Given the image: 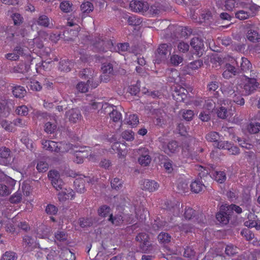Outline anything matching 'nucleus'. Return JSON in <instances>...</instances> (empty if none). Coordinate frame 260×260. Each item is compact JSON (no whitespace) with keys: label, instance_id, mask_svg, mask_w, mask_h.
Instances as JSON below:
<instances>
[{"label":"nucleus","instance_id":"39","mask_svg":"<svg viewBox=\"0 0 260 260\" xmlns=\"http://www.w3.org/2000/svg\"><path fill=\"white\" fill-rule=\"evenodd\" d=\"M98 214L100 216L105 217L110 214V208L107 205L101 206L98 210Z\"/></svg>","mask_w":260,"mask_h":260},{"label":"nucleus","instance_id":"61","mask_svg":"<svg viewBox=\"0 0 260 260\" xmlns=\"http://www.w3.org/2000/svg\"><path fill=\"white\" fill-rule=\"evenodd\" d=\"M201 17V18L204 20L205 22L206 21L211 22L212 20H213L212 14L211 12L209 10L202 13Z\"/></svg>","mask_w":260,"mask_h":260},{"label":"nucleus","instance_id":"59","mask_svg":"<svg viewBox=\"0 0 260 260\" xmlns=\"http://www.w3.org/2000/svg\"><path fill=\"white\" fill-rule=\"evenodd\" d=\"M134 133L131 131H125L122 133V138L126 141H133L134 139Z\"/></svg>","mask_w":260,"mask_h":260},{"label":"nucleus","instance_id":"36","mask_svg":"<svg viewBox=\"0 0 260 260\" xmlns=\"http://www.w3.org/2000/svg\"><path fill=\"white\" fill-rule=\"evenodd\" d=\"M91 70L89 69H84L79 72V76L84 79H88L87 83L90 84V76H91Z\"/></svg>","mask_w":260,"mask_h":260},{"label":"nucleus","instance_id":"33","mask_svg":"<svg viewBox=\"0 0 260 260\" xmlns=\"http://www.w3.org/2000/svg\"><path fill=\"white\" fill-rule=\"evenodd\" d=\"M37 23L40 26L48 27L50 24V19L46 15H42L38 18Z\"/></svg>","mask_w":260,"mask_h":260},{"label":"nucleus","instance_id":"16","mask_svg":"<svg viewBox=\"0 0 260 260\" xmlns=\"http://www.w3.org/2000/svg\"><path fill=\"white\" fill-rule=\"evenodd\" d=\"M159 187L158 183L154 180H145L143 183L142 189L152 192L156 190Z\"/></svg>","mask_w":260,"mask_h":260},{"label":"nucleus","instance_id":"22","mask_svg":"<svg viewBox=\"0 0 260 260\" xmlns=\"http://www.w3.org/2000/svg\"><path fill=\"white\" fill-rule=\"evenodd\" d=\"M111 149L118 153L119 157L124 156L126 154L125 152V146L124 144H121L119 142H114L111 146Z\"/></svg>","mask_w":260,"mask_h":260},{"label":"nucleus","instance_id":"21","mask_svg":"<svg viewBox=\"0 0 260 260\" xmlns=\"http://www.w3.org/2000/svg\"><path fill=\"white\" fill-rule=\"evenodd\" d=\"M61 190V191L58 194L59 200H66L69 199L70 197H71V199H72L74 197L75 193L73 189L70 188L67 189L63 187V189Z\"/></svg>","mask_w":260,"mask_h":260},{"label":"nucleus","instance_id":"58","mask_svg":"<svg viewBox=\"0 0 260 260\" xmlns=\"http://www.w3.org/2000/svg\"><path fill=\"white\" fill-rule=\"evenodd\" d=\"M194 112L191 110H184L182 112V117L186 121H189L192 119Z\"/></svg>","mask_w":260,"mask_h":260},{"label":"nucleus","instance_id":"51","mask_svg":"<svg viewBox=\"0 0 260 260\" xmlns=\"http://www.w3.org/2000/svg\"><path fill=\"white\" fill-rule=\"evenodd\" d=\"M126 123L132 126H134L139 123V119L136 115L133 114L129 116L128 118L125 119Z\"/></svg>","mask_w":260,"mask_h":260},{"label":"nucleus","instance_id":"32","mask_svg":"<svg viewBox=\"0 0 260 260\" xmlns=\"http://www.w3.org/2000/svg\"><path fill=\"white\" fill-rule=\"evenodd\" d=\"M222 92L228 96L233 97L235 94V90L233 84H229L222 87Z\"/></svg>","mask_w":260,"mask_h":260},{"label":"nucleus","instance_id":"18","mask_svg":"<svg viewBox=\"0 0 260 260\" xmlns=\"http://www.w3.org/2000/svg\"><path fill=\"white\" fill-rule=\"evenodd\" d=\"M73 62L69 59H62L59 62L58 69L61 72H69L73 67Z\"/></svg>","mask_w":260,"mask_h":260},{"label":"nucleus","instance_id":"8","mask_svg":"<svg viewBox=\"0 0 260 260\" xmlns=\"http://www.w3.org/2000/svg\"><path fill=\"white\" fill-rule=\"evenodd\" d=\"M198 212L193 209L188 207L185 208V212L184 213V216L186 219L190 220L195 218L197 222L200 224H205L206 222V219L203 214H200L198 215V217H196Z\"/></svg>","mask_w":260,"mask_h":260},{"label":"nucleus","instance_id":"57","mask_svg":"<svg viewBox=\"0 0 260 260\" xmlns=\"http://www.w3.org/2000/svg\"><path fill=\"white\" fill-rule=\"evenodd\" d=\"M1 126L4 128L6 131L12 132L13 131L14 127L12 123H9L6 120H2L0 121Z\"/></svg>","mask_w":260,"mask_h":260},{"label":"nucleus","instance_id":"5","mask_svg":"<svg viewBox=\"0 0 260 260\" xmlns=\"http://www.w3.org/2000/svg\"><path fill=\"white\" fill-rule=\"evenodd\" d=\"M140 243L139 248L142 252L147 253L150 249L152 244L149 240V237L145 233H140L135 238Z\"/></svg>","mask_w":260,"mask_h":260},{"label":"nucleus","instance_id":"17","mask_svg":"<svg viewBox=\"0 0 260 260\" xmlns=\"http://www.w3.org/2000/svg\"><path fill=\"white\" fill-rule=\"evenodd\" d=\"M11 151L6 147L0 148V157L3 159V162L5 164H9L11 162V157L10 156Z\"/></svg>","mask_w":260,"mask_h":260},{"label":"nucleus","instance_id":"2","mask_svg":"<svg viewBox=\"0 0 260 260\" xmlns=\"http://www.w3.org/2000/svg\"><path fill=\"white\" fill-rule=\"evenodd\" d=\"M172 46L170 44H161L154 52L153 62L155 64H160L165 62L171 55Z\"/></svg>","mask_w":260,"mask_h":260},{"label":"nucleus","instance_id":"63","mask_svg":"<svg viewBox=\"0 0 260 260\" xmlns=\"http://www.w3.org/2000/svg\"><path fill=\"white\" fill-rule=\"evenodd\" d=\"M199 117L202 121H208L211 118L210 112L203 111L200 113Z\"/></svg>","mask_w":260,"mask_h":260},{"label":"nucleus","instance_id":"44","mask_svg":"<svg viewBox=\"0 0 260 260\" xmlns=\"http://www.w3.org/2000/svg\"><path fill=\"white\" fill-rule=\"evenodd\" d=\"M72 4H71L69 1H63L60 4V9L64 13H68L71 11Z\"/></svg>","mask_w":260,"mask_h":260},{"label":"nucleus","instance_id":"42","mask_svg":"<svg viewBox=\"0 0 260 260\" xmlns=\"http://www.w3.org/2000/svg\"><path fill=\"white\" fill-rule=\"evenodd\" d=\"M215 107V103L212 99H208L205 100L204 108L207 111L212 112Z\"/></svg>","mask_w":260,"mask_h":260},{"label":"nucleus","instance_id":"41","mask_svg":"<svg viewBox=\"0 0 260 260\" xmlns=\"http://www.w3.org/2000/svg\"><path fill=\"white\" fill-rule=\"evenodd\" d=\"M151 160V157L149 155L144 154L140 156L138 161L141 165L143 166H147L150 164Z\"/></svg>","mask_w":260,"mask_h":260},{"label":"nucleus","instance_id":"47","mask_svg":"<svg viewBox=\"0 0 260 260\" xmlns=\"http://www.w3.org/2000/svg\"><path fill=\"white\" fill-rule=\"evenodd\" d=\"M241 234L248 241L253 239L254 237V235L253 232L248 229L243 230L241 232Z\"/></svg>","mask_w":260,"mask_h":260},{"label":"nucleus","instance_id":"28","mask_svg":"<svg viewBox=\"0 0 260 260\" xmlns=\"http://www.w3.org/2000/svg\"><path fill=\"white\" fill-rule=\"evenodd\" d=\"M212 177L217 182L223 183L226 179L225 173L223 171H215L212 173Z\"/></svg>","mask_w":260,"mask_h":260},{"label":"nucleus","instance_id":"48","mask_svg":"<svg viewBox=\"0 0 260 260\" xmlns=\"http://www.w3.org/2000/svg\"><path fill=\"white\" fill-rule=\"evenodd\" d=\"M248 131L251 134H256L260 130V123H251L248 128Z\"/></svg>","mask_w":260,"mask_h":260},{"label":"nucleus","instance_id":"10","mask_svg":"<svg viewBox=\"0 0 260 260\" xmlns=\"http://www.w3.org/2000/svg\"><path fill=\"white\" fill-rule=\"evenodd\" d=\"M66 116L70 122L76 123L80 121L82 116L80 110L77 108H72L66 112Z\"/></svg>","mask_w":260,"mask_h":260},{"label":"nucleus","instance_id":"54","mask_svg":"<svg viewBox=\"0 0 260 260\" xmlns=\"http://www.w3.org/2000/svg\"><path fill=\"white\" fill-rule=\"evenodd\" d=\"M44 128L46 133L52 134L56 129V125L51 122H47L45 124Z\"/></svg>","mask_w":260,"mask_h":260},{"label":"nucleus","instance_id":"11","mask_svg":"<svg viewBox=\"0 0 260 260\" xmlns=\"http://www.w3.org/2000/svg\"><path fill=\"white\" fill-rule=\"evenodd\" d=\"M130 7L134 12L144 13L149 9V5L146 2L134 1L131 2Z\"/></svg>","mask_w":260,"mask_h":260},{"label":"nucleus","instance_id":"14","mask_svg":"<svg viewBox=\"0 0 260 260\" xmlns=\"http://www.w3.org/2000/svg\"><path fill=\"white\" fill-rule=\"evenodd\" d=\"M11 87H12V93L16 98H23L26 94V91L23 86L13 84Z\"/></svg>","mask_w":260,"mask_h":260},{"label":"nucleus","instance_id":"52","mask_svg":"<svg viewBox=\"0 0 260 260\" xmlns=\"http://www.w3.org/2000/svg\"><path fill=\"white\" fill-rule=\"evenodd\" d=\"M123 181L118 178H115L111 181V185L112 188L116 190L120 189L122 185Z\"/></svg>","mask_w":260,"mask_h":260},{"label":"nucleus","instance_id":"53","mask_svg":"<svg viewBox=\"0 0 260 260\" xmlns=\"http://www.w3.org/2000/svg\"><path fill=\"white\" fill-rule=\"evenodd\" d=\"M89 84L88 83L86 84L84 82H80L77 85L76 89L79 92L85 93L88 91Z\"/></svg>","mask_w":260,"mask_h":260},{"label":"nucleus","instance_id":"31","mask_svg":"<svg viewBox=\"0 0 260 260\" xmlns=\"http://www.w3.org/2000/svg\"><path fill=\"white\" fill-rule=\"evenodd\" d=\"M158 240L162 244H166L171 241V236L167 233L161 232L157 236Z\"/></svg>","mask_w":260,"mask_h":260},{"label":"nucleus","instance_id":"24","mask_svg":"<svg viewBox=\"0 0 260 260\" xmlns=\"http://www.w3.org/2000/svg\"><path fill=\"white\" fill-rule=\"evenodd\" d=\"M85 181L83 178H77L74 182L76 191L79 193H83L85 190Z\"/></svg>","mask_w":260,"mask_h":260},{"label":"nucleus","instance_id":"23","mask_svg":"<svg viewBox=\"0 0 260 260\" xmlns=\"http://www.w3.org/2000/svg\"><path fill=\"white\" fill-rule=\"evenodd\" d=\"M50 232V229L45 224H41L37 229V235L39 238H46Z\"/></svg>","mask_w":260,"mask_h":260},{"label":"nucleus","instance_id":"45","mask_svg":"<svg viewBox=\"0 0 260 260\" xmlns=\"http://www.w3.org/2000/svg\"><path fill=\"white\" fill-rule=\"evenodd\" d=\"M228 109L223 106H221L217 111V116L221 119H225L228 116Z\"/></svg>","mask_w":260,"mask_h":260},{"label":"nucleus","instance_id":"6","mask_svg":"<svg viewBox=\"0 0 260 260\" xmlns=\"http://www.w3.org/2000/svg\"><path fill=\"white\" fill-rule=\"evenodd\" d=\"M238 67L239 68L241 77H247L248 74L251 71L252 64L250 61L245 57H241L238 60H236Z\"/></svg>","mask_w":260,"mask_h":260},{"label":"nucleus","instance_id":"20","mask_svg":"<svg viewBox=\"0 0 260 260\" xmlns=\"http://www.w3.org/2000/svg\"><path fill=\"white\" fill-rule=\"evenodd\" d=\"M23 245L28 248V250H32V248L37 247L38 244H34V240L30 236L25 235L22 238Z\"/></svg>","mask_w":260,"mask_h":260},{"label":"nucleus","instance_id":"56","mask_svg":"<svg viewBox=\"0 0 260 260\" xmlns=\"http://www.w3.org/2000/svg\"><path fill=\"white\" fill-rule=\"evenodd\" d=\"M56 239L60 242H63L67 240L68 235L63 231H57L55 234Z\"/></svg>","mask_w":260,"mask_h":260},{"label":"nucleus","instance_id":"46","mask_svg":"<svg viewBox=\"0 0 260 260\" xmlns=\"http://www.w3.org/2000/svg\"><path fill=\"white\" fill-rule=\"evenodd\" d=\"M48 177L52 183L55 182V180L60 178V175L56 170H50L48 173Z\"/></svg>","mask_w":260,"mask_h":260},{"label":"nucleus","instance_id":"29","mask_svg":"<svg viewBox=\"0 0 260 260\" xmlns=\"http://www.w3.org/2000/svg\"><path fill=\"white\" fill-rule=\"evenodd\" d=\"M238 248L233 244H230L226 245L225 253L229 256H233L238 253Z\"/></svg>","mask_w":260,"mask_h":260},{"label":"nucleus","instance_id":"1","mask_svg":"<svg viewBox=\"0 0 260 260\" xmlns=\"http://www.w3.org/2000/svg\"><path fill=\"white\" fill-rule=\"evenodd\" d=\"M234 211L239 214L242 212V209L233 204L227 206H221L220 211L216 215V219L222 224L226 225L229 222Z\"/></svg>","mask_w":260,"mask_h":260},{"label":"nucleus","instance_id":"15","mask_svg":"<svg viewBox=\"0 0 260 260\" xmlns=\"http://www.w3.org/2000/svg\"><path fill=\"white\" fill-rule=\"evenodd\" d=\"M115 64H116L115 61L103 63L101 67L102 72L115 76L116 75V71L114 69Z\"/></svg>","mask_w":260,"mask_h":260},{"label":"nucleus","instance_id":"64","mask_svg":"<svg viewBox=\"0 0 260 260\" xmlns=\"http://www.w3.org/2000/svg\"><path fill=\"white\" fill-rule=\"evenodd\" d=\"M51 184L57 190L62 189L64 185V182L60 178L55 180V182H52Z\"/></svg>","mask_w":260,"mask_h":260},{"label":"nucleus","instance_id":"60","mask_svg":"<svg viewBox=\"0 0 260 260\" xmlns=\"http://www.w3.org/2000/svg\"><path fill=\"white\" fill-rule=\"evenodd\" d=\"M196 252L190 247H187L184 249L183 256L186 257L192 258L194 257Z\"/></svg>","mask_w":260,"mask_h":260},{"label":"nucleus","instance_id":"37","mask_svg":"<svg viewBox=\"0 0 260 260\" xmlns=\"http://www.w3.org/2000/svg\"><path fill=\"white\" fill-rule=\"evenodd\" d=\"M17 254L14 252L9 251L3 255L1 260H17Z\"/></svg>","mask_w":260,"mask_h":260},{"label":"nucleus","instance_id":"4","mask_svg":"<svg viewBox=\"0 0 260 260\" xmlns=\"http://www.w3.org/2000/svg\"><path fill=\"white\" fill-rule=\"evenodd\" d=\"M91 43L94 47L95 51L100 52L107 51V49L112 46V42L109 40H104L103 37H96L91 40Z\"/></svg>","mask_w":260,"mask_h":260},{"label":"nucleus","instance_id":"12","mask_svg":"<svg viewBox=\"0 0 260 260\" xmlns=\"http://www.w3.org/2000/svg\"><path fill=\"white\" fill-rule=\"evenodd\" d=\"M49 150L51 152H55L56 153H64L67 152V149H68L70 147V144L63 143L62 142H60L59 144L57 142H55L53 141H51L50 143Z\"/></svg>","mask_w":260,"mask_h":260},{"label":"nucleus","instance_id":"49","mask_svg":"<svg viewBox=\"0 0 260 260\" xmlns=\"http://www.w3.org/2000/svg\"><path fill=\"white\" fill-rule=\"evenodd\" d=\"M22 199V194L20 192H16L9 199V201L13 204L19 203Z\"/></svg>","mask_w":260,"mask_h":260},{"label":"nucleus","instance_id":"55","mask_svg":"<svg viewBox=\"0 0 260 260\" xmlns=\"http://www.w3.org/2000/svg\"><path fill=\"white\" fill-rule=\"evenodd\" d=\"M36 168L39 172H45L48 170V165L45 161H39Z\"/></svg>","mask_w":260,"mask_h":260},{"label":"nucleus","instance_id":"38","mask_svg":"<svg viewBox=\"0 0 260 260\" xmlns=\"http://www.w3.org/2000/svg\"><path fill=\"white\" fill-rule=\"evenodd\" d=\"M251 16L250 12L244 10H240L235 13V17L240 20H245Z\"/></svg>","mask_w":260,"mask_h":260},{"label":"nucleus","instance_id":"7","mask_svg":"<svg viewBox=\"0 0 260 260\" xmlns=\"http://www.w3.org/2000/svg\"><path fill=\"white\" fill-rule=\"evenodd\" d=\"M190 46L193 49V53L198 57L202 56L204 53V45L203 41L198 38H193L190 41Z\"/></svg>","mask_w":260,"mask_h":260},{"label":"nucleus","instance_id":"30","mask_svg":"<svg viewBox=\"0 0 260 260\" xmlns=\"http://www.w3.org/2000/svg\"><path fill=\"white\" fill-rule=\"evenodd\" d=\"M142 22V19L136 15H132L127 18V23L129 25L139 26Z\"/></svg>","mask_w":260,"mask_h":260},{"label":"nucleus","instance_id":"27","mask_svg":"<svg viewBox=\"0 0 260 260\" xmlns=\"http://www.w3.org/2000/svg\"><path fill=\"white\" fill-rule=\"evenodd\" d=\"M108 220L111 222L112 224L118 226L121 224L123 222V217L119 214L113 216L112 214H110L109 216Z\"/></svg>","mask_w":260,"mask_h":260},{"label":"nucleus","instance_id":"40","mask_svg":"<svg viewBox=\"0 0 260 260\" xmlns=\"http://www.w3.org/2000/svg\"><path fill=\"white\" fill-rule=\"evenodd\" d=\"M219 138L218 133L215 132H211L206 135V139L209 142H217Z\"/></svg>","mask_w":260,"mask_h":260},{"label":"nucleus","instance_id":"26","mask_svg":"<svg viewBox=\"0 0 260 260\" xmlns=\"http://www.w3.org/2000/svg\"><path fill=\"white\" fill-rule=\"evenodd\" d=\"M203 187H205L202 181L200 179H197L191 183L190 184L191 190L194 193H199L200 192Z\"/></svg>","mask_w":260,"mask_h":260},{"label":"nucleus","instance_id":"34","mask_svg":"<svg viewBox=\"0 0 260 260\" xmlns=\"http://www.w3.org/2000/svg\"><path fill=\"white\" fill-rule=\"evenodd\" d=\"M81 10L84 13H89L93 11V6L90 2H85L81 5Z\"/></svg>","mask_w":260,"mask_h":260},{"label":"nucleus","instance_id":"25","mask_svg":"<svg viewBox=\"0 0 260 260\" xmlns=\"http://www.w3.org/2000/svg\"><path fill=\"white\" fill-rule=\"evenodd\" d=\"M247 39L251 42L256 43L259 42L260 36L258 33L252 29H250L247 33Z\"/></svg>","mask_w":260,"mask_h":260},{"label":"nucleus","instance_id":"13","mask_svg":"<svg viewBox=\"0 0 260 260\" xmlns=\"http://www.w3.org/2000/svg\"><path fill=\"white\" fill-rule=\"evenodd\" d=\"M240 206L245 208L248 211H253L252 204L250 195L247 193L242 194V201Z\"/></svg>","mask_w":260,"mask_h":260},{"label":"nucleus","instance_id":"19","mask_svg":"<svg viewBox=\"0 0 260 260\" xmlns=\"http://www.w3.org/2000/svg\"><path fill=\"white\" fill-rule=\"evenodd\" d=\"M105 106L106 107H105V109H108L110 111L111 109H112L111 111L109 113V116L111 119L114 122L118 121L121 118V114L120 112H119L117 110H115L113 108V106L110 105L108 104H105Z\"/></svg>","mask_w":260,"mask_h":260},{"label":"nucleus","instance_id":"50","mask_svg":"<svg viewBox=\"0 0 260 260\" xmlns=\"http://www.w3.org/2000/svg\"><path fill=\"white\" fill-rule=\"evenodd\" d=\"M11 17L15 25H19L23 22V17L19 13H13L11 15Z\"/></svg>","mask_w":260,"mask_h":260},{"label":"nucleus","instance_id":"35","mask_svg":"<svg viewBox=\"0 0 260 260\" xmlns=\"http://www.w3.org/2000/svg\"><path fill=\"white\" fill-rule=\"evenodd\" d=\"M225 67L228 69V71H229V72L231 73L232 76L233 75L234 76H237L239 77H241L239 68H236L230 63H227Z\"/></svg>","mask_w":260,"mask_h":260},{"label":"nucleus","instance_id":"3","mask_svg":"<svg viewBox=\"0 0 260 260\" xmlns=\"http://www.w3.org/2000/svg\"><path fill=\"white\" fill-rule=\"evenodd\" d=\"M245 81L242 86V94L243 95H249L253 93L259 87V83L254 78L247 76Z\"/></svg>","mask_w":260,"mask_h":260},{"label":"nucleus","instance_id":"9","mask_svg":"<svg viewBox=\"0 0 260 260\" xmlns=\"http://www.w3.org/2000/svg\"><path fill=\"white\" fill-rule=\"evenodd\" d=\"M159 142L161 143V148L167 154L175 153L178 149V144L177 141L172 140L168 143L162 142V138H158Z\"/></svg>","mask_w":260,"mask_h":260},{"label":"nucleus","instance_id":"43","mask_svg":"<svg viewBox=\"0 0 260 260\" xmlns=\"http://www.w3.org/2000/svg\"><path fill=\"white\" fill-rule=\"evenodd\" d=\"M79 224L80 226L83 228L89 227L92 225L93 220L89 218H81L79 219Z\"/></svg>","mask_w":260,"mask_h":260},{"label":"nucleus","instance_id":"62","mask_svg":"<svg viewBox=\"0 0 260 260\" xmlns=\"http://www.w3.org/2000/svg\"><path fill=\"white\" fill-rule=\"evenodd\" d=\"M28 108L26 106L22 105L17 107L16 113L19 115L26 116L28 114Z\"/></svg>","mask_w":260,"mask_h":260}]
</instances>
